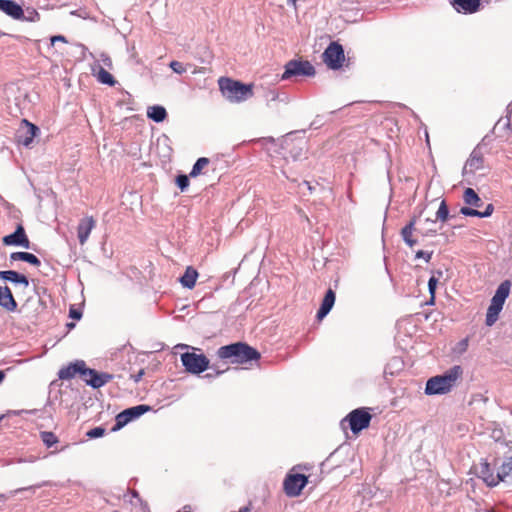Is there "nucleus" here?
Instances as JSON below:
<instances>
[{
    "mask_svg": "<svg viewBox=\"0 0 512 512\" xmlns=\"http://www.w3.org/2000/svg\"><path fill=\"white\" fill-rule=\"evenodd\" d=\"M94 227L95 221L93 217H85L80 220L77 227V237L81 245L86 243Z\"/></svg>",
    "mask_w": 512,
    "mask_h": 512,
    "instance_id": "18",
    "label": "nucleus"
},
{
    "mask_svg": "<svg viewBox=\"0 0 512 512\" xmlns=\"http://www.w3.org/2000/svg\"><path fill=\"white\" fill-rule=\"evenodd\" d=\"M425 223H427V224H434L435 221L427 218V219H425Z\"/></svg>",
    "mask_w": 512,
    "mask_h": 512,
    "instance_id": "57",
    "label": "nucleus"
},
{
    "mask_svg": "<svg viewBox=\"0 0 512 512\" xmlns=\"http://www.w3.org/2000/svg\"><path fill=\"white\" fill-rule=\"evenodd\" d=\"M290 153H291V157L294 160H298L301 158V156L303 154V149H302V147H297V148H294Z\"/></svg>",
    "mask_w": 512,
    "mask_h": 512,
    "instance_id": "47",
    "label": "nucleus"
},
{
    "mask_svg": "<svg viewBox=\"0 0 512 512\" xmlns=\"http://www.w3.org/2000/svg\"><path fill=\"white\" fill-rule=\"evenodd\" d=\"M169 67L173 70V72L179 75L186 72V67L184 66V64L176 60L171 61Z\"/></svg>",
    "mask_w": 512,
    "mask_h": 512,
    "instance_id": "41",
    "label": "nucleus"
},
{
    "mask_svg": "<svg viewBox=\"0 0 512 512\" xmlns=\"http://www.w3.org/2000/svg\"><path fill=\"white\" fill-rule=\"evenodd\" d=\"M335 298V292L332 289H328L317 312V318L319 320L323 319L331 311L335 303Z\"/></svg>",
    "mask_w": 512,
    "mask_h": 512,
    "instance_id": "21",
    "label": "nucleus"
},
{
    "mask_svg": "<svg viewBox=\"0 0 512 512\" xmlns=\"http://www.w3.org/2000/svg\"><path fill=\"white\" fill-rule=\"evenodd\" d=\"M3 418H4V416H3V415H1V416H0V421H1Z\"/></svg>",
    "mask_w": 512,
    "mask_h": 512,
    "instance_id": "61",
    "label": "nucleus"
},
{
    "mask_svg": "<svg viewBox=\"0 0 512 512\" xmlns=\"http://www.w3.org/2000/svg\"><path fill=\"white\" fill-rule=\"evenodd\" d=\"M104 434H105V429L99 426V427H95L93 429H90L86 433V436L88 438H90V439H95V438L102 437Z\"/></svg>",
    "mask_w": 512,
    "mask_h": 512,
    "instance_id": "40",
    "label": "nucleus"
},
{
    "mask_svg": "<svg viewBox=\"0 0 512 512\" xmlns=\"http://www.w3.org/2000/svg\"><path fill=\"white\" fill-rule=\"evenodd\" d=\"M3 243L7 246H20L26 249L30 247V241L22 225H18L13 233L4 236Z\"/></svg>",
    "mask_w": 512,
    "mask_h": 512,
    "instance_id": "13",
    "label": "nucleus"
},
{
    "mask_svg": "<svg viewBox=\"0 0 512 512\" xmlns=\"http://www.w3.org/2000/svg\"><path fill=\"white\" fill-rule=\"evenodd\" d=\"M205 377L212 378V377H214V376H213L212 374L208 373V374H206V376H205Z\"/></svg>",
    "mask_w": 512,
    "mask_h": 512,
    "instance_id": "60",
    "label": "nucleus"
},
{
    "mask_svg": "<svg viewBox=\"0 0 512 512\" xmlns=\"http://www.w3.org/2000/svg\"><path fill=\"white\" fill-rule=\"evenodd\" d=\"M449 217V210L446 202L443 200L440 203L438 211L436 212V219L445 222Z\"/></svg>",
    "mask_w": 512,
    "mask_h": 512,
    "instance_id": "36",
    "label": "nucleus"
},
{
    "mask_svg": "<svg viewBox=\"0 0 512 512\" xmlns=\"http://www.w3.org/2000/svg\"><path fill=\"white\" fill-rule=\"evenodd\" d=\"M468 345H469L468 338H464L456 344L453 351H454V353H457V354H463L464 352H466Z\"/></svg>",
    "mask_w": 512,
    "mask_h": 512,
    "instance_id": "38",
    "label": "nucleus"
},
{
    "mask_svg": "<svg viewBox=\"0 0 512 512\" xmlns=\"http://www.w3.org/2000/svg\"><path fill=\"white\" fill-rule=\"evenodd\" d=\"M40 439L45 444L46 447L50 448L58 443V437L50 431H42L40 432Z\"/></svg>",
    "mask_w": 512,
    "mask_h": 512,
    "instance_id": "33",
    "label": "nucleus"
},
{
    "mask_svg": "<svg viewBox=\"0 0 512 512\" xmlns=\"http://www.w3.org/2000/svg\"><path fill=\"white\" fill-rule=\"evenodd\" d=\"M24 261L33 266H39L41 264L40 260L34 254L29 252L26 253Z\"/></svg>",
    "mask_w": 512,
    "mask_h": 512,
    "instance_id": "43",
    "label": "nucleus"
},
{
    "mask_svg": "<svg viewBox=\"0 0 512 512\" xmlns=\"http://www.w3.org/2000/svg\"><path fill=\"white\" fill-rule=\"evenodd\" d=\"M27 252H13L10 255V259L13 261L21 260L24 261L25 255Z\"/></svg>",
    "mask_w": 512,
    "mask_h": 512,
    "instance_id": "48",
    "label": "nucleus"
},
{
    "mask_svg": "<svg viewBox=\"0 0 512 512\" xmlns=\"http://www.w3.org/2000/svg\"><path fill=\"white\" fill-rule=\"evenodd\" d=\"M22 19H24L26 21H29V22L39 21L40 20V14L35 9H32V10L27 9L26 10V15L24 14Z\"/></svg>",
    "mask_w": 512,
    "mask_h": 512,
    "instance_id": "39",
    "label": "nucleus"
},
{
    "mask_svg": "<svg viewBox=\"0 0 512 512\" xmlns=\"http://www.w3.org/2000/svg\"><path fill=\"white\" fill-rule=\"evenodd\" d=\"M217 356L220 359H230L233 364H244L258 360L260 353L246 343L236 342L221 346L217 351Z\"/></svg>",
    "mask_w": 512,
    "mask_h": 512,
    "instance_id": "2",
    "label": "nucleus"
},
{
    "mask_svg": "<svg viewBox=\"0 0 512 512\" xmlns=\"http://www.w3.org/2000/svg\"><path fill=\"white\" fill-rule=\"evenodd\" d=\"M432 254H433L432 251L428 252V251L419 250V251L416 252L415 258L416 259L422 258V259L425 260V262L428 263L431 260Z\"/></svg>",
    "mask_w": 512,
    "mask_h": 512,
    "instance_id": "44",
    "label": "nucleus"
},
{
    "mask_svg": "<svg viewBox=\"0 0 512 512\" xmlns=\"http://www.w3.org/2000/svg\"><path fill=\"white\" fill-rule=\"evenodd\" d=\"M344 59L343 47L337 42L330 43L323 53L324 63L333 70L341 68Z\"/></svg>",
    "mask_w": 512,
    "mask_h": 512,
    "instance_id": "8",
    "label": "nucleus"
},
{
    "mask_svg": "<svg viewBox=\"0 0 512 512\" xmlns=\"http://www.w3.org/2000/svg\"><path fill=\"white\" fill-rule=\"evenodd\" d=\"M460 213L464 216L470 217H478V215H480V211L473 209L471 207H462L460 209Z\"/></svg>",
    "mask_w": 512,
    "mask_h": 512,
    "instance_id": "42",
    "label": "nucleus"
},
{
    "mask_svg": "<svg viewBox=\"0 0 512 512\" xmlns=\"http://www.w3.org/2000/svg\"><path fill=\"white\" fill-rule=\"evenodd\" d=\"M416 230L414 228L413 222H408L402 229H401V237L405 244L409 247H413L417 244V240L413 238V232Z\"/></svg>",
    "mask_w": 512,
    "mask_h": 512,
    "instance_id": "28",
    "label": "nucleus"
},
{
    "mask_svg": "<svg viewBox=\"0 0 512 512\" xmlns=\"http://www.w3.org/2000/svg\"><path fill=\"white\" fill-rule=\"evenodd\" d=\"M462 374V367L455 365L442 375L431 377L426 383L425 393L427 395H442L450 392Z\"/></svg>",
    "mask_w": 512,
    "mask_h": 512,
    "instance_id": "1",
    "label": "nucleus"
},
{
    "mask_svg": "<svg viewBox=\"0 0 512 512\" xmlns=\"http://www.w3.org/2000/svg\"><path fill=\"white\" fill-rule=\"evenodd\" d=\"M503 303L491 299V303L486 313V325L492 326L498 319L500 312L503 309Z\"/></svg>",
    "mask_w": 512,
    "mask_h": 512,
    "instance_id": "23",
    "label": "nucleus"
},
{
    "mask_svg": "<svg viewBox=\"0 0 512 512\" xmlns=\"http://www.w3.org/2000/svg\"><path fill=\"white\" fill-rule=\"evenodd\" d=\"M512 471V456L508 457L498 470L500 481H503Z\"/></svg>",
    "mask_w": 512,
    "mask_h": 512,
    "instance_id": "34",
    "label": "nucleus"
},
{
    "mask_svg": "<svg viewBox=\"0 0 512 512\" xmlns=\"http://www.w3.org/2000/svg\"><path fill=\"white\" fill-rule=\"evenodd\" d=\"M147 116L156 123L163 122L167 117L166 109L161 105H153L148 107Z\"/></svg>",
    "mask_w": 512,
    "mask_h": 512,
    "instance_id": "25",
    "label": "nucleus"
},
{
    "mask_svg": "<svg viewBox=\"0 0 512 512\" xmlns=\"http://www.w3.org/2000/svg\"><path fill=\"white\" fill-rule=\"evenodd\" d=\"M477 474L489 487H494L500 482V476L498 473L494 474L492 467L487 461L480 463Z\"/></svg>",
    "mask_w": 512,
    "mask_h": 512,
    "instance_id": "15",
    "label": "nucleus"
},
{
    "mask_svg": "<svg viewBox=\"0 0 512 512\" xmlns=\"http://www.w3.org/2000/svg\"><path fill=\"white\" fill-rule=\"evenodd\" d=\"M82 378L87 385L97 389L107 384L112 379V375L107 373H98L96 370L85 366Z\"/></svg>",
    "mask_w": 512,
    "mask_h": 512,
    "instance_id": "11",
    "label": "nucleus"
},
{
    "mask_svg": "<svg viewBox=\"0 0 512 512\" xmlns=\"http://www.w3.org/2000/svg\"><path fill=\"white\" fill-rule=\"evenodd\" d=\"M100 60L104 64V66H106L108 68H110L112 66V60L107 54L102 53L100 55Z\"/></svg>",
    "mask_w": 512,
    "mask_h": 512,
    "instance_id": "49",
    "label": "nucleus"
},
{
    "mask_svg": "<svg viewBox=\"0 0 512 512\" xmlns=\"http://www.w3.org/2000/svg\"><path fill=\"white\" fill-rule=\"evenodd\" d=\"M22 124L24 127L17 131L16 142L24 147H30L33 139L39 134L40 129L26 119L22 120Z\"/></svg>",
    "mask_w": 512,
    "mask_h": 512,
    "instance_id": "10",
    "label": "nucleus"
},
{
    "mask_svg": "<svg viewBox=\"0 0 512 512\" xmlns=\"http://www.w3.org/2000/svg\"><path fill=\"white\" fill-rule=\"evenodd\" d=\"M409 222H413L414 223V226L416 225V222H417V217L414 216L411 218V220Z\"/></svg>",
    "mask_w": 512,
    "mask_h": 512,
    "instance_id": "58",
    "label": "nucleus"
},
{
    "mask_svg": "<svg viewBox=\"0 0 512 512\" xmlns=\"http://www.w3.org/2000/svg\"><path fill=\"white\" fill-rule=\"evenodd\" d=\"M160 141H162L164 143V145L166 146L167 150H168V154L170 153L171 149L168 145V142H169V138L167 136H163L162 139H158V142L160 143Z\"/></svg>",
    "mask_w": 512,
    "mask_h": 512,
    "instance_id": "52",
    "label": "nucleus"
},
{
    "mask_svg": "<svg viewBox=\"0 0 512 512\" xmlns=\"http://www.w3.org/2000/svg\"><path fill=\"white\" fill-rule=\"evenodd\" d=\"M511 283L509 280L503 281L497 288L494 296L492 297L493 300L505 303V300L508 298L510 293Z\"/></svg>",
    "mask_w": 512,
    "mask_h": 512,
    "instance_id": "29",
    "label": "nucleus"
},
{
    "mask_svg": "<svg viewBox=\"0 0 512 512\" xmlns=\"http://www.w3.org/2000/svg\"><path fill=\"white\" fill-rule=\"evenodd\" d=\"M494 211V206L492 204H488L484 211H480V215H478L479 218H486L491 216V214Z\"/></svg>",
    "mask_w": 512,
    "mask_h": 512,
    "instance_id": "45",
    "label": "nucleus"
},
{
    "mask_svg": "<svg viewBox=\"0 0 512 512\" xmlns=\"http://www.w3.org/2000/svg\"><path fill=\"white\" fill-rule=\"evenodd\" d=\"M463 200L467 205L479 207L482 201L478 194L472 188H466L463 194Z\"/></svg>",
    "mask_w": 512,
    "mask_h": 512,
    "instance_id": "30",
    "label": "nucleus"
},
{
    "mask_svg": "<svg viewBox=\"0 0 512 512\" xmlns=\"http://www.w3.org/2000/svg\"><path fill=\"white\" fill-rule=\"evenodd\" d=\"M0 278L15 284L24 285L25 287L29 286L28 278L25 275L13 270L0 271Z\"/></svg>",
    "mask_w": 512,
    "mask_h": 512,
    "instance_id": "24",
    "label": "nucleus"
},
{
    "mask_svg": "<svg viewBox=\"0 0 512 512\" xmlns=\"http://www.w3.org/2000/svg\"><path fill=\"white\" fill-rule=\"evenodd\" d=\"M0 11L16 20L24 16L22 7L13 0H0Z\"/></svg>",
    "mask_w": 512,
    "mask_h": 512,
    "instance_id": "19",
    "label": "nucleus"
},
{
    "mask_svg": "<svg viewBox=\"0 0 512 512\" xmlns=\"http://www.w3.org/2000/svg\"><path fill=\"white\" fill-rule=\"evenodd\" d=\"M222 373H223V371H217V372L215 373V376H219V375H220V374H222Z\"/></svg>",
    "mask_w": 512,
    "mask_h": 512,
    "instance_id": "59",
    "label": "nucleus"
},
{
    "mask_svg": "<svg viewBox=\"0 0 512 512\" xmlns=\"http://www.w3.org/2000/svg\"><path fill=\"white\" fill-rule=\"evenodd\" d=\"M150 409H151L150 406L141 404V405L133 406V407L123 410L116 416V419H115L116 422H115V425L112 430L113 431L120 430L121 428L126 426L129 422L139 418L144 413L148 412Z\"/></svg>",
    "mask_w": 512,
    "mask_h": 512,
    "instance_id": "7",
    "label": "nucleus"
},
{
    "mask_svg": "<svg viewBox=\"0 0 512 512\" xmlns=\"http://www.w3.org/2000/svg\"><path fill=\"white\" fill-rule=\"evenodd\" d=\"M219 89L223 97L231 103H241L253 96V85L227 77L218 80Z\"/></svg>",
    "mask_w": 512,
    "mask_h": 512,
    "instance_id": "3",
    "label": "nucleus"
},
{
    "mask_svg": "<svg viewBox=\"0 0 512 512\" xmlns=\"http://www.w3.org/2000/svg\"><path fill=\"white\" fill-rule=\"evenodd\" d=\"M69 317L75 320H79L82 317V312L79 309H76L75 307H71L69 309Z\"/></svg>",
    "mask_w": 512,
    "mask_h": 512,
    "instance_id": "46",
    "label": "nucleus"
},
{
    "mask_svg": "<svg viewBox=\"0 0 512 512\" xmlns=\"http://www.w3.org/2000/svg\"><path fill=\"white\" fill-rule=\"evenodd\" d=\"M197 277L198 272L192 267H187L185 273L180 278V283L183 287L192 289L195 286Z\"/></svg>",
    "mask_w": 512,
    "mask_h": 512,
    "instance_id": "27",
    "label": "nucleus"
},
{
    "mask_svg": "<svg viewBox=\"0 0 512 512\" xmlns=\"http://www.w3.org/2000/svg\"><path fill=\"white\" fill-rule=\"evenodd\" d=\"M94 73H97V79L100 83L106 84L109 86H114L116 83L114 77L101 65H95L92 68Z\"/></svg>",
    "mask_w": 512,
    "mask_h": 512,
    "instance_id": "26",
    "label": "nucleus"
},
{
    "mask_svg": "<svg viewBox=\"0 0 512 512\" xmlns=\"http://www.w3.org/2000/svg\"><path fill=\"white\" fill-rule=\"evenodd\" d=\"M82 378L87 385L97 389L107 384L112 379V375L107 373H98L96 370L85 366Z\"/></svg>",
    "mask_w": 512,
    "mask_h": 512,
    "instance_id": "12",
    "label": "nucleus"
},
{
    "mask_svg": "<svg viewBox=\"0 0 512 512\" xmlns=\"http://www.w3.org/2000/svg\"><path fill=\"white\" fill-rule=\"evenodd\" d=\"M434 273L437 275V277L432 275L428 281V291L430 295H435L439 278L443 275L441 270H437Z\"/></svg>",
    "mask_w": 512,
    "mask_h": 512,
    "instance_id": "35",
    "label": "nucleus"
},
{
    "mask_svg": "<svg viewBox=\"0 0 512 512\" xmlns=\"http://www.w3.org/2000/svg\"><path fill=\"white\" fill-rule=\"evenodd\" d=\"M371 415L364 408H357L352 410L342 421L341 425L347 421L349 427L354 434L359 433L363 429L369 427L371 421Z\"/></svg>",
    "mask_w": 512,
    "mask_h": 512,
    "instance_id": "6",
    "label": "nucleus"
},
{
    "mask_svg": "<svg viewBox=\"0 0 512 512\" xmlns=\"http://www.w3.org/2000/svg\"><path fill=\"white\" fill-rule=\"evenodd\" d=\"M281 80H290L297 77H313L316 73L314 66L307 60H290L285 66Z\"/></svg>",
    "mask_w": 512,
    "mask_h": 512,
    "instance_id": "4",
    "label": "nucleus"
},
{
    "mask_svg": "<svg viewBox=\"0 0 512 512\" xmlns=\"http://www.w3.org/2000/svg\"><path fill=\"white\" fill-rule=\"evenodd\" d=\"M181 362L191 374H200L209 368V359L204 354L185 352L181 355Z\"/></svg>",
    "mask_w": 512,
    "mask_h": 512,
    "instance_id": "5",
    "label": "nucleus"
},
{
    "mask_svg": "<svg viewBox=\"0 0 512 512\" xmlns=\"http://www.w3.org/2000/svg\"><path fill=\"white\" fill-rule=\"evenodd\" d=\"M114 512H119V511H114Z\"/></svg>",
    "mask_w": 512,
    "mask_h": 512,
    "instance_id": "62",
    "label": "nucleus"
},
{
    "mask_svg": "<svg viewBox=\"0 0 512 512\" xmlns=\"http://www.w3.org/2000/svg\"><path fill=\"white\" fill-rule=\"evenodd\" d=\"M452 7L462 14L476 13L481 7V0H450Z\"/></svg>",
    "mask_w": 512,
    "mask_h": 512,
    "instance_id": "16",
    "label": "nucleus"
},
{
    "mask_svg": "<svg viewBox=\"0 0 512 512\" xmlns=\"http://www.w3.org/2000/svg\"><path fill=\"white\" fill-rule=\"evenodd\" d=\"M85 362L83 360H77L73 363H70L68 366L63 367L58 372V377L61 380H69L75 377L78 373L83 376V372L85 371Z\"/></svg>",
    "mask_w": 512,
    "mask_h": 512,
    "instance_id": "17",
    "label": "nucleus"
},
{
    "mask_svg": "<svg viewBox=\"0 0 512 512\" xmlns=\"http://www.w3.org/2000/svg\"><path fill=\"white\" fill-rule=\"evenodd\" d=\"M176 184L181 191H184L189 186V178L185 174H180L176 177Z\"/></svg>",
    "mask_w": 512,
    "mask_h": 512,
    "instance_id": "37",
    "label": "nucleus"
},
{
    "mask_svg": "<svg viewBox=\"0 0 512 512\" xmlns=\"http://www.w3.org/2000/svg\"><path fill=\"white\" fill-rule=\"evenodd\" d=\"M0 306L9 312L17 309V302L8 286H0Z\"/></svg>",
    "mask_w": 512,
    "mask_h": 512,
    "instance_id": "20",
    "label": "nucleus"
},
{
    "mask_svg": "<svg viewBox=\"0 0 512 512\" xmlns=\"http://www.w3.org/2000/svg\"><path fill=\"white\" fill-rule=\"evenodd\" d=\"M56 42H63V43H66L67 40L64 36L62 35H56V36H52L51 37V44L54 45Z\"/></svg>",
    "mask_w": 512,
    "mask_h": 512,
    "instance_id": "50",
    "label": "nucleus"
},
{
    "mask_svg": "<svg viewBox=\"0 0 512 512\" xmlns=\"http://www.w3.org/2000/svg\"><path fill=\"white\" fill-rule=\"evenodd\" d=\"M484 159L482 153L474 149L463 167V176L474 175L475 172L483 169Z\"/></svg>",
    "mask_w": 512,
    "mask_h": 512,
    "instance_id": "14",
    "label": "nucleus"
},
{
    "mask_svg": "<svg viewBox=\"0 0 512 512\" xmlns=\"http://www.w3.org/2000/svg\"><path fill=\"white\" fill-rule=\"evenodd\" d=\"M71 14L72 15H78V16L84 18V19L86 18V15H83V13H78V11H73V12H71Z\"/></svg>",
    "mask_w": 512,
    "mask_h": 512,
    "instance_id": "55",
    "label": "nucleus"
},
{
    "mask_svg": "<svg viewBox=\"0 0 512 512\" xmlns=\"http://www.w3.org/2000/svg\"><path fill=\"white\" fill-rule=\"evenodd\" d=\"M144 373H145L144 369H140L137 374L131 375V378L133 379V381L135 383H137V382H139L141 380V378L143 377Z\"/></svg>",
    "mask_w": 512,
    "mask_h": 512,
    "instance_id": "51",
    "label": "nucleus"
},
{
    "mask_svg": "<svg viewBox=\"0 0 512 512\" xmlns=\"http://www.w3.org/2000/svg\"><path fill=\"white\" fill-rule=\"evenodd\" d=\"M403 367V362L400 358L394 357L392 358L384 368V374L394 375V371L401 370Z\"/></svg>",
    "mask_w": 512,
    "mask_h": 512,
    "instance_id": "32",
    "label": "nucleus"
},
{
    "mask_svg": "<svg viewBox=\"0 0 512 512\" xmlns=\"http://www.w3.org/2000/svg\"><path fill=\"white\" fill-rule=\"evenodd\" d=\"M210 160L206 157H200L197 159V161L194 163L192 170L189 173V176L192 178L197 177L202 173V170L204 167H206L209 164Z\"/></svg>",
    "mask_w": 512,
    "mask_h": 512,
    "instance_id": "31",
    "label": "nucleus"
},
{
    "mask_svg": "<svg viewBox=\"0 0 512 512\" xmlns=\"http://www.w3.org/2000/svg\"><path fill=\"white\" fill-rule=\"evenodd\" d=\"M335 298V292L332 289H328L317 312V318L319 320L323 319L331 311L335 303Z\"/></svg>",
    "mask_w": 512,
    "mask_h": 512,
    "instance_id": "22",
    "label": "nucleus"
},
{
    "mask_svg": "<svg viewBox=\"0 0 512 512\" xmlns=\"http://www.w3.org/2000/svg\"><path fill=\"white\" fill-rule=\"evenodd\" d=\"M436 230L435 229H427L425 232H422V234L424 236H433L436 234Z\"/></svg>",
    "mask_w": 512,
    "mask_h": 512,
    "instance_id": "53",
    "label": "nucleus"
},
{
    "mask_svg": "<svg viewBox=\"0 0 512 512\" xmlns=\"http://www.w3.org/2000/svg\"><path fill=\"white\" fill-rule=\"evenodd\" d=\"M46 483L44 482L43 484H39L37 486H31V487H28V488H24L23 490H30V489H34V488H41L43 485H45Z\"/></svg>",
    "mask_w": 512,
    "mask_h": 512,
    "instance_id": "54",
    "label": "nucleus"
},
{
    "mask_svg": "<svg viewBox=\"0 0 512 512\" xmlns=\"http://www.w3.org/2000/svg\"><path fill=\"white\" fill-rule=\"evenodd\" d=\"M307 482L308 478L304 474L288 475L284 480V491L287 496L296 497L300 495Z\"/></svg>",
    "mask_w": 512,
    "mask_h": 512,
    "instance_id": "9",
    "label": "nucleus"
},
{
    "mask_svg": "<svg viewBox=\"0 0 512 512\" xmlns=\"http://www.w3.org/2000/svg\"><path fill=\"white\" fill-rule=\"evenodd\" d=\"M434 300H435V295H430V300L428 301L427 304H429V305L434 304Z\"/></svg>",
    "mask_w": 512,
    "mask_h": 512,
    "instance_id": "56",
    "label": "nucleus"
}]
</instances>
